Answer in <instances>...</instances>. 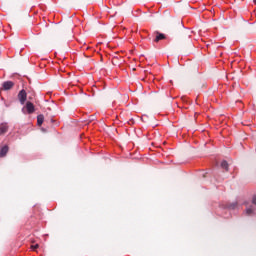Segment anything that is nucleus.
Returning a JSON list of instances; mask_svg holds the SVG:
<instances>
[{
    "mask_svg": "<svg viewBox=\"0 0 256 256\" xmlns=\"http://www.w3.org/2000/svg\"><path fill=\"white\" fill-rule=\"evenodd\" d=\"M18 99H19L21 105H25V101H27V92L25 90H21L18 93Z\"/></svg>",
    "mask_w": 256,
    "mask_h": 256,
    "instance_id": "1",
    "label": "nucleus"
},
{
    "mask_svg": "<svg viewBox=\"0 0 256 256\" xmlns=\"http://www.w3.org/2000/svg\"><path fill=\"white\" fill-rule=\"evenodd\" d=\"M154 35H155L154 43H159V41H163V39H167L165 34L160 33L158 31L154 32Z\"/></svg>",
    "mask_w": 256,
    "mask_h": 256,
    "instance_id": "2",
    "label": "nucleus"
},
{
    "mask_svg": "<svg viewBox=\"0 0 256 256\" xmlns=\"http://www.w3.org/2000/svg\"><path fill=\"white\" fill-rule=\"evenodd\" d=\"M25 109L29 115H31V113H35V105H33L31 102L26 103Z\"/></svg>",
    "mask_w": 256,
    "mask_h": 256,
    "instance_id": "3",
    "label": "nucleus"
},
{
    "mask_svg": "<svg viewBox=\"0 0 256 256\" xmlns=\"http://www.w3.org/2000/svg\"><path fill=\"white\" fill-rule=\"evenodd\" d=\"M14 85L15 83H13L12 81H6L3 83V89L4 91H9L10 89H13Z\"/></svg>",
    "mask_w": 256,
    "mask_h": 256,
    "instance_id": "4",
    "label": "nucleus"
},
{
    "mask_svg": "<svg viewBox=\"0 0 256 256\" xmlns=\"http://www.w3.org/2000/svg\"><path fill=\"white\" fill-rule=\"evenodd\" d=\"M7 153H9V146L5 145L0 150V157L1 158L6 157Z\"/></svg>",
    "mask_w": 256,
    "mask_h": 256,
    "instance_id": "5",
    "label": "nucleus"
},
{
    "mask_svg": "<svg viewBox=\"0 0 256 256\" xmlns=\"http://www.w3.org/2000/svg\"><path fill=\"white\" fill-rule=\"evenodd\" d=\"M9 131L7 124H0V135H5Z\"/></svg>",
    "mask_w": 256,
    "mask_h": 256,
    "instance_id": "6",
    "label": "nucleus"
},
{
    "mask_svg": "<svg viewBox=\"0 0 256 256\" xmlns=\"http://www.w3.org/2000/svg\"><path fill=\"white\" fill-rule=\"evenodd\" d=\"M45 121V116L43 114H40L37 116V125L38 127H41L43 125V122Z\"/></svg>",
    "mask_w": 256,
    "mask_h": 256,
    "instance_id": "7",
    "label": "nucleus"
},
{
    "mask_svg": "<svg viewBox=\"0 0 256 256\" xmlns=\"http://www.w3.org/2000/svg\"><path fill=\"white\" fill-rule=\"evenodd\" d=\"M221 167L222 169H225L226 171H229V163H227V161H222L221 162Z\"/></svg>",
    "mask_w": 256,
    "mask_h": 256,
    "instance_id": "8",
    "label": "nucleus"
},
{
    "mask_svg": "<svg viewBox=\"0 0 256 256\" xmlns=\"http://www.w3.org/2000/svg\"><path fill=\"white\" fill-rule=\"evenodd\" d=\"M32 251H36L37 249H39V244H35L31 246Z\"/></svg>",
    "mask_w": 256,
    "mask_h": 256,
    "instance_id": "9",
    "label": "nucleus"
},
{
    "mask_svg": "<svg viewBox=\"0 0 256 256\" xmlns=\"http://www.w3.org/2000/svg\"><path fill=\"white\" fill-rule=\"evenodd\" d=\"M246 213H247V215H251V213H253V209L248 208V209L246 210Z\"/></svg>",
    "mask_w": 256,
    "mask_h": 256,
    "instance_id": "10",
    "label": "nucleus"
},
{
    "mask_svg": "<svg viewBox=\"0 0 256 256\" xmlns=\"http://www.w3.org/2000/svg\"><path fill=\"white\" fill-rule=\"evenodd\" d=\"M252 203H253L254 205H256V195L253 196V198H252Z\"/></svg>",
    "mask_w": 256,
    "mask_h": 256,
    "instance_id": "11",
    "label": "nucleus"
},
{
    "mask_svg": "<svg viewBox=\"0 0 256 256\" xmlns=\"http://www.w3.org/2000/svg\"><path fill=\"white\" fill-rule=\"evenodd\" d=\"M254 3H255V5H256V0H254Z\"/></svg>",
    "mask_w": 256,
    "mask_h": 256,
    "instance_id": "12",
    "label": "nucleus"
}]
</instances>
